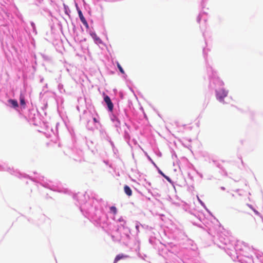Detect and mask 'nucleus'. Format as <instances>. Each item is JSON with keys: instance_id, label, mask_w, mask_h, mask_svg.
I'll use <instances>...</instances> for the list:
<instances>
[{"instance_id": "nucleus-7", "label": "nucleus", "mask_w": 263, "mask_h": 263, "mask_svg": "<svg viewBox=\"0 0 263 263\" xmlns=\"http://www.w3.org/2000/svg\"><path fill=\"white\" fill-rule=\"evenodd\" d=\"M20 100V104H21V105H25L26 103H25V98H24V96H21Z\"/></svg>"}, {"instance_id": "nucleus-12", "label": "nucleus", "mask_w": 263, "mask_h": 263, "mask_svg": "<svg viewBox=\"0 0 263 263\" xmlns=\"http://www.w3.org/2000/svg\"><path fill=\"white\" fill-rule=\"evenodd\" d=\"M162 175L165 177V176H166L164 174H163V173H161Z\"/></svg>"}, {"instance_id": "nucleus-6", "label": "nucleus", "mask_w": 263, "mask_h": 263, "mask_svg": "<svg viewBox=\"0 0 263 263\" xmlns=\"http://www.w3.org/2000/svg\"><path fill=\"white\" fill-rule=\"evenodd\" d=\"M8 102L10 103L14 108L17 107L18 106L17 101L15 100L9 99Z\"/></svg>"}, {"instance_id": "nucleus-9", "label": "nucleus", "mask_w": 263, "mask_h": 263, "mask_svg": "<svg viewBox=\"0 0 263 263\" xmlns=\"http://www.w3.org/2000/svg\"><path fill=\"white\" fill-rule=\"evenodd\" d=\"M110 211L114 213V214H116L117 212V209L115 206H111L110 208Z\"/></svg>"}, {"instance_id": "nucleus-15", "label": "nucleus", "mask_w": 263, "mask_h": 263, "mask_svg": "<svg viewBox=\"0 0 263 263\" xmlns=\"http://www.w3.org/2000/svg\"><path fill=\"white\" fill-rule=\"evenodd\" d=\"M95 39H96L97 40H98L99 38H97V37H95Z\"/></svg>"}, {"instance_id": "nucleus-1", "label": "nucleus", "mask_w": 263, "mask_h": 263, "mask_svg": "<svg viewBox=\"0 0 263 263\" xmlns=\"http://www.w3.org/2000/svg\"><path fill=\"white\" fill-rule=\"evenodd\" d=\"M228 95V92L224 90H219L217 92V98L220 101H222L224 97Z\"/></svg>"}, {"instance_id": "nucleus-10", "label": "nucleus", "mask_w": 263, "mask_h": 263, "mask_svg": "<svg viewBox=\"0 0 263 263\" xmlns=\"http://www.w3.org/2000/svg\"><path fill=\"white\" fill-rule=\"evenodd\" d=\"M165 178L169 181H171L170 180V179L169 178V177H167L166 176H165Z\"/></svg>"}, {"instance_id": "nucleus-5", "label": "nucleus", "mask_w": 263, "mask_h": 263, "mask_svg": "<svg viewBox=\"0 0 263 263\" xmlns=\"http://www.w3.org/2000/svg\"><path fill=\"white\" fill-rule=\"evenodd\" d=\"M124 191L125 193L128 196L132 195V191L130 188L127 185H125L124 187Z\"/></svg>"}, {"instance_id": "nucleus-4", "label": "nucleus", "mask_w": 263, "mask_h": 263, "mask_svg": "<svg viewBox=\"0 0 263 263\" xmlns=\"http://www.w3.org/2000/svg\"><path fill=\"white\" fill-rule=\"evenodd\" d=\"M127 256L123 254H120L116 256L115 258L114 263H117L119 260L122 259L127 258Z\"/></svg>"}, {"instance_id": "nucleus-14", "label": "nucleus", "mask_w": 263, "mask_h": 263, "mask_svg": "<svg viewBox=\"0 0 263 263\" xmlns=\"http://www.w3.org/2000/svg\"><path fill=\"white\" fill-rule=\"evenodd\" d=\"M95 39H96L97 40H98L99 38H97V37H95Z\"/></svg>"}, {"instance_id": "nucleus-2", "label": "nucleus", "mask_w": 263, "mask_h": 263, "mask_svg": "<svg viewBox=\"0 0 263 263\" xmlns=\"http://www.w3.org/2000/svg\"><path fill=\"white\" fill-rule=\"evenodd\" d=\"M104 100L105 102L106 103V104H107L109 111H111L114 108V105H113L110 98L109 97V96H108L107 95L105 96L104 98Z\"/></svg>"}, {"instance_id": "nucleus-3", "label": "nucleus", "mask_w": 263, "mask_h": 263, "mask_svg": "<svg viewBox=\"0 0 263 263\" xmlns=\"http://www.w3.org/2000/svg\"><path fill=\"white\" fill-rule=\"evenodd\" d=\"M78 14H79V16L80 17V19L81 21L82 22V23L87 28H88V27H89L88 24L86 19L84 17L82 11L80 10H78Z\"/></svg>"}, {"instance_id": "nucleus-13", "label": "nucleus", "mask_w": 263, "mask_h": 263, "mask_svg": "<svg viewBox=\"0 0 263 263\" xmlns=\"http://www.w3.org/2000/svg\"><path fill=\"white\" fill-rule=\"evenodd\" d=\"M162 175L165 177V176H166L164 174H163V173H161Z\"/></svg>"}, {"instance_id": "nucleus-11", "label": "nucleus", "mask_w": 263, "mask_h": 263, "mask_svg": "<svg viewBox=\"0 0 263 263\" xmlns=\"http://www.w3.org/2000/svg\"><path fill=\"white\" fill-rule=\"evenodd\" d=\"M93 120L95 122H97V120L96 118H94Z\"/></svg>"}, {"instance_id": "nucleus-8", "label": "nucleus", "mask_w": 263, "mask_h": 263, "mask_svg": "<svg viewBox=\"0 0 263 263\" xmlns=\"http://www.w3.org/2000/svg\"><path fill=\"white\" fill-rule=\"evenodd\" d=\"M117 67H118L119 70H120V71L122 73H124V70L123 69L122 67H121V66L120 65V64L118 62L117 63Z\"/></svg>"}]
</instances>
